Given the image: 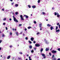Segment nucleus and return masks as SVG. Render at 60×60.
Returning <instances> with one entry per match:
<instances>
[{"instance_id":"23","label":"nucleus","mask_w":60,"mask_h":60,"mask_svg":"<svg viewBox=\"0 0 60 60\" xmlns=\"http://www.w3.org/2000/svg\"><path fill=\"white\" fill-rule=\"evenodd\" d=\"M57 13L56 12H55L54 13V15H57Z\"/></svg>"},{"instance_id":"26","label":"nucleus","mask_w":60,"mask_h":60,"mask_svg":"<svg viewBox=\"0 0 60 60\" xmlns=\"http://www.w3.org/2000/svg\"><path fill=\"white\" fill-rule=\"evenodd\" d=\"M29 60H32V59H31V57H30V56H29Z\"/></svg>"},{"instance_id":"28","label":"nucleus","mask_w":60,"mask_h":60,"mask_svg":"<svg viewBox=\"0 0 60 60\" xmlns=\"http://www.w3.org/2000/svg\"><path fill=\"white\" fill-rule=\"evenodd\" d=\"M18 14V12H16L15 14L16 15H17V14Z\"/></svg>"},{"instance_id":"47","label":"nucleus","mask_w":60,"mask_h":60,"mask_svg":"<svg viewBox=\"0 0 60 60\" xmlns=\"http://www.w3.org/2000/svg\"><path fill=\"white\" fill-rule=\"evenodd\" d=\"M33 43H36V42L35 41H33Z\"/></svg>"},{"instance_id":"1","label":"nucleus","mask_w":60,"mask_h":60,"mask_svg":"<svg viewBox=\"0 0 60 60\" xmlns=\"http://www.w3.org/2000/svg\"><path fill=\"white\" fill-rule=\"evenodd\" d=\"M13 17L14 18V21L16 22H18V21L16 19L15 17H14V16H13Z\"/></svg>"},{"instance_id":"52","label":"nucleus","mask_w":60,"mask_h":60,"mask_svg":"<svg viewBox=\"0 0 60 60\" xmlns=\"http://www.w3.org/2000/svg\"><path fill=\"white\" fill-rule=\"evenodd\" d=\"M2 42V40H0V43H1Z\"/></svg>"},{"instance_id":"3","label":"nucleus","mask_w":60,"mask_h":60,"mask_svg":"<svg viewBox=\"0 0 60 60\" xmlns=\"http://www.w3.org/2000/svg\"><path fill=\"white\" fill-rule=\"evenodd\" d=\"M36 47H40V45L39 44H36L35 45Z\"/></svg>"},{"instance_id":"32","label":"nucleus","mask_w":60,"mask_h":60,"mask_svg":"<svg viewBox=\"0 0 60 60\" xmlns=\"http://www.w3.org/2000/svg\"><path fill=\"white\" fill-rule=\"evenodd\" d=\"M45 42L46 43H48V41L47 40L45 41Z\"/></svg>"},{"instance_id":"45","label":"nucleus","mask_w":60,"mask_h":60,"mask_svg":"<svg viewBox=\"0 0 60 60\" xmlns=\"http://www.w3.org/2000/svg\"><path fill=\"white\" fill-rule=\"evenodd\" d=\"M6 23H3V25H5Z\"/></svg>"},{"instance_id":"44","label":"nucleus","mask_w":60,"mask_h":60,"mask_svg":"<svg viewBox=\"0 0 60 60\" xmlns=\"http://www.w3.org/2000/svg\"><path fill=\"white\" fill-rule=\"evenodd\" d=\"M10 35H12V33L11 32H10Z\"/></svg>"},{"instance_id":"5","label":"nucleus","mask_w":60,"mask_h":60,"mask_svg":"<svg viewBox=\"0 0 60 60\" xmlns=\"http://www.w3.org/2000/svg\"><path fill=\"white\" fill-rule=\"evenodd\" d=\"M34 38L33 37H32L31 38L30 40H31L32 41H34Z\"/></svg>"},{"instance_id":"59","label":"nucleus","mask_w":60,"mask_h":60,"mask_svg":"<svg viewBox=\"0 0 60 60\" xmlns=\"http://www.w3.org/2000/svg\"><path fill=\"white\" fill-rule=\"evenodd\" d=\"M16 30H17V29H15V31H16Z\"/></svg>"},{"instance_id":"22","label":"nucleus","mask_w":60,"mask_h":60,"mask_svg":"<svg viewBox=\"0 0 60 60\" xmlns=\"http://www.w3.org/2000/svg\"><path fill=\"white\" fill-rule=\"evenodd\" d=\"M28 7H29V8H31V6H30L29 5H28Z\"/></svg>"},{"instance_id":"19","label":"nucleus","mask_w":60,"mask_h":60,"mask_svg":"<svg viewBox=\"0 0 60 60\" xmlns=\"http://www.w3.org/2000/svg\"><path fill=\"white\" fill-rule=\"evenodd\" d=\"M58 29V26H56V30L57 29Z\"/></svg>"},{"instance_id":"40","label":"nucleus","mask_w":60,"mask_h":60,"mask_svg":"<svg viewBox=\"0 0 60 60\" xmlns=\"http://www.w3.org/2000/svg\"><path fill=\"white\" fill-rule=\"evenodd\" d=\"M57 26H58L59 25V23H58L57 24Z\"/></svg>"},{"instance_id":"30","label":"nucleus","mask_w":60,"mask_h":60,"mask_svg":"<svg viewBox=\"0 0 60 60\" xmlns=\"http://www.w3.org/2000/svg\"><path fill=\"white\" fill-rule=\"evenodd\" d=\"M20 17L21 18H23V15H20Z\"/></svg>"},{"instance_id":"15","label":"nucleus","mask_w":60,"mask_h":60,"mask_svg":"<svg viewBox=\"0 0 60 60\" xmlns=\"http://www.w3.org/2000/svg\"><path fill=\"white\" fill-rule=\"evenodd\" d=\"M60 31V30L59 29L58 30H56V32H59Z\"/></svg>"},{"instance_id":"56","label":"nucleus","mask_w":60,"mask_h":60,"mask_svg":"<svg viewBox=\"0 0 60 60\" xmlns=\"http://www.w3.org/2000/svg\"><path fill=\"white\" fill-rule=\"evenodd\" d=\"M57 60H60V58H59L57 59Z\"/></svg>"},{"instance_id":"46","label":"nucleus","mask_w":60,"mask_h":60,"mask_svg":"<svg viewBox=\"0 0 60 60\" xmlns=\"http://www.w3.org/2000/svg\"><path fill=\"white\" fill-rule=\"evenodd\" d=\"M10 48H11V47H12V45H11L10 46Z\"/></svg>"},{"instance_id":"31","label":"nucleus","mask_w":60,"mask_h":60,"mask_svg":"<svg viewBox=\"0 0 60 60\" xmlns=\"http://www.w3.org/2000/svg\"><path fill=\"white\" fill-rule=\"evenodd\" d=\"M40 0H38V3H40Z\"/></svg>"},{"instance_id":"12","label":"nucleus","mask_w":60,"mask_h":60,"mask_svg":"<svg viewBox=\"0 0 60 60\" xmlns=\"http://www.w3.org/2000/svg\"><path fill=\"white\" fill-rule=\"evenodd\" d=\"M56 60V58H52V60Z\"/></svg>"},{"instance_id":"34","label":"nucleus","mask_w":60,"mask_h":60,"mask_svg":"<svg viewBox=\"0 0 60 60\" xmlns=\"http://www.w3.org/2000/svg\"><path fill=\"white\" fill-rule=\"evenodd\" d=\"M42 14H43L44 15V14H45V12H42Z\"/></svg>"},{"instance_id":"25","label":"nucleus","mask_w":60,"mask_h":60,"mask_svg":"<svg viewBox=\"0 0 60 60\" xmlns=\"http://www.w3.org/2000/svg\"><path fill=\"white\" fill-rule=\"evenodd\" d=\"M4 36H5V35H4V34H3L2 35V36L3 37H4Z\"/></svg>"},{"instance_id":"14","label":"nucleus","mask_w":60,"mask_h":60,"mask_svg":"<svg viewBox=\"0 0 60 60\" xmlns=\"http://www.w3.org/2000/svg\"><path fill=\"white\" fill-rule=\"evenodd\" d=\"M29 48L30 49H32V46L31 45H30Z\"/></svg>"},{"instance_id":"57","label":"nucleus","mask_w":60,"mask_h":60,"mask_svg":"<svg viewBox=\"0 0 60 60\" xmlns=\"http://www.w3.org/2000/svg\"><path fill=\"white\" fill-rule=\"evenodd\" d=\"M52 48H51V49H50V50H52Z\"/></svg>"},{"instance_id":"11","label":"nucleus","mask_w":60,"mask_h":60,"mask_svg":"<svg viewBox=\"0 0 60 60\" xmlns=\"http://www.w3.org/2000/svg\"><path fill=\"white\" fill-rule=\"evenodd\" d=\"M50 29H51V30H52L53 29H54V28L53 27L51 26L50 27Z\"/></svg>"},{"instance_id":"58","label":"nucleus","mask_w":60,"mask_h":60,"mask_svg":"<svg viewBox=\"0 0 60 60\" xmlns=\"http://www.w3.org/2000/svg\"><path fill=\"white\" fill-rule=\"evenodd\" d=\"M9 20H11V18H10L9 19Z\"/></svg>"},{"instance_id":"39","label":"nucleus","mask_w":60,"mask_h":60,"mask_svg":"<svg viewBox=\"0 0 60 60\" xmlns=\"http://www.w3.org/2000/svg\"><path fill=\"white\" fill-rule=\"evenodd\" d=\"M25 39L26 40H27V39H28V38L27 37H26L25 38Z\"/></svg>"},{"instance_id":"50","label":"nucleus","mask_w":60,"mask_h":60,"mask_svg":"<svg viewBox=\"0 0 60 60\" xmlns=\"http://www.w3.org/2000/svg\"><path fill=\"white\" fill-rule=\"evenodd\" d=\"M6 30H7V29H8V28H7V27H6Z\"/></svg>"},{"instance_id":"43","label":"nucleus","mask_w":60,"mask_h":60,"mask_svg":"<svg viewBox=\"0 0 60 60\" xmlns=\"http://www.w3.org/2000/svg\"><path fill=\"white\" fill-rule=\"evenodd\" d=\"M34 24H36V22L35 21H34Z\"/></svg>"},{"instance_id":"24","label":"nucleus","mask_w":60,"mask_h":60,"mask_svg":"<svg viewBox=\"0 0 60 60\" xmlns=\"http://www.w3.org/2000/svg\"><path fill=\"white\" fill-rule=\"evenodd\" d=\"M21 20H24V18H23L22 17V18H21Z\"/></svg>"},{"instance_id":"54","label":"nucleus","mask_w":60,"mask_h":60,"mask_svg":"<svg viewBox=\"0 0 60 60\" xmlns=\"http://www.w3.org/2000/svg\"><path fill=\"white\" fill-rule=\"evenodd\" d=\"M19 59H21V58H18Z\"/></svg>"},{"instance_id":"55","label":"nucleus","mask_w":60,"mask_h":60,"mask_svg":"<svg viewBox=\"0 0 60 60\" xmlns=\"http://www.w3.org/2000/svg\"><path fill=\"white\" fill-rule=\"evenodd\" d=\"M20 54H22V52H19Z\"/></svg>"},{"instance_id":"13","label":"nucleus","mask_w":60,"mask_h":60,"mask_svg":"<svg viewBox=\"0 0 60 60\" xmlns=\"http://www.w3.org/2000/svg\"><path fill=\"white\" fill-rule=\"evenodd\" d=\"M49 50V49H48V48H46V49H45V51H48V50Z\"/></svg>"},{"instance_id":"2","label":"nucleus","mask_w":60,"mask_h":60,"mask_svg":"<svg viewBox=\"0 0 60 60\" xmlns=\"http://www.w3.org/2000/svg\"><path fill=\"white\" fill-rule=\"evenodd\" d=\"M52 52L53 54H55V53H56L57 52L56 51L53 50L52 51Z\"/></svg>"},{"instance_id":"18","label":"nucleus","mask_w":60,"mask_h":60,"mask_svg":"<svg viewBox=\"0 0 60 60\" xmlns=\"http://www.w3.org/2000/svg\"><path fill=\"white\" fill-rule=\"evenodd\" d=\"M31 28V27L30 26H28V29H30Z\"/></svg>"},{"instance_id":"53","label":"nucleus","mask_w":60,"mask_h":60,"mask_svg":"<svg viewBox=\"0 0 60 60\" xmlns=\"http://www.w3.org/2000/svg\"><path fill=\"white\" fill-rule=\"evenodd\" d=\"M59 28H60V25H59Z\"/></svg>"},{"instance_id":"6","label":"nucleus","mask_w":60,"mask_h":60,"mask_svg":"<svg viewBox=\"0 0 60 60\" xmlns=\"http://www.w3.org/2000/svg\"><path fill=\"white\" fill-rule=\"evenodd\" d=\"M47 26L48 27H50V26H51V25L49 24H48L47 25Z\"/></svg>"},{"instance_id":"8","label":"nucleus","mask_w":60,"mask_h":60,"mask_svg":"<svg viewBox=\"0 0 60 60\" xmlns=\"http://www.w3.org/2000/svg\"><path fill=\"white\" fill-rule=\"evenodd\" d=\"M24 16H25V17L26 18H27V19H28V16L27 15H24Z\"/></svg>"},{"instance_id":"60","label":"nucleus","mask_w":60,"mask_h":60,"mask_svg":"<svg viewBox=\"0 0 60 60\" xmlns=\"http://www.w3.org/2000/svg\"><path fill=\"white\" fill-rule=\"evenodd\" d=\"M10 1H11V2H12L13 0H10Z\"/></svg>"},{"instance_id":"37","label":"nucleus","mask_w":60,"mask_h":60,"mask_svg":"<svg viewBox=\"0 0 60 60\" xmlns=\"http://www.w3.org/2000/svg\"><path fill=\"white\" fill-rule=\"evenodd\" d=\"M40 33L39 32H38L37 34H39Z\"/></svg>"},{"instance_id":"61","label":"nucleus","mask_w":60,"mask_h":60,"mask_svg":"<svg viewBox=\"0 0 60 60\" xmlns=\"http://www.w3.org/2000/svg\"><path fill=\"white\" fill-rule=\"evenodd\" d=\"M1 49H2V48H0V50H1Z\"/></svg>"},{"instance_id":"17","label":"nucleus","mask_w":60,"mask_h":60,"mask_svg":"<svg viewBox=\"0 0 60 60\" xmlns=\"http://www.w3.org/2000/svg\"><path fill=\"white\" fill-rule=\"evenodd\" d=\"M28 42L30 43V44H31L32 43V42H31L30 41H28Z\"/></svg>"},{"instance_id":"64","label":"nucleus","mask_w":60,"mask_h":60,"mask_svg":"<svg viewBox=\"0 0 60 60\" xmlns=\"http://www.w3.org/2000/svg\"><path fill=\"white\" fill-rule=\"evenodd\" d=\"M12 30L13 31H14V29H13Z\"/></svg>"},{"instance_id":"27","label":"nucleus","mask_w":60,"mask_h":60,"mask_svg":"<svg viewBox=\"0 0 60 60\" xmlns=\"http://www.w3.org/2000/svg\"><path fill=\"white\" fill-rule=\"evenodd\" d=\"M16 34L17 35H19V34H18V32H16Z\"/></svg>"},{"instance_id":"49","label":"nucleus","mask_w":60,"mask_h":60,"mask_svg":"<svg viewBox=\"0 0 60 60\" xmlns=\"http://www.w3.org/2000/svg\"><path fill=\"white\" fill-rule=\"evenodd\" d=\"M13 4H14V3H11L12 5H13Z\"/></svg>"},{"instance_id":"62","label":"nucleus","mask_w":60,"mask_h":60,"mask_svg":"<svg viewBox=\"0 0 60 60\" xmlns=\"http://www.w3.org/2000/svg\"><path fill=\"white\" fill-rule=\"evenodd\" d=\"M52 9H53V10H54V8H52Z\"/></svg>"},{"instance_id":"35","label":"nucleus","mask_w":60,"mask_h":60,"mask_svg":"<svg viewBox=\"0 0 60 60\" xmlns=\"http://www.w3.org/2000/svg\"><path fill=\"white\" fill-rule=\"evenodd\" d=\"M6 20V18H4V19H3V20L4 21L5 20Z\"/></svg>"},{"instance_id":"9","label":"nucleus","mask_w":60,"mask_h":60,"mask_svg":"<svg viewBox=\"0 0 60 60\" xmlns=\"http://www.w3.org/2000/svg\"><path fill=\"white\" fill-rule=\"evenodd\" d=\"M57 17L58 18H59L60 17V15L58 13H57Z\"/></svg>"},{"instance_id":"21","label":"nucleus","mask_w":60,"mask_h":60,"mask_svg":"<svg viewBox=\"0 0 60 60\" xmlns=\"http://www.w3.org/2000/svg\"><path fill=\"white\" fill-rule=\"evenodd\" d=\"M22 26V24H19V25L18 26Z\"/></svg>"},{"instance_id":"4","label":"nucleus","mask_w":60,"mask_h":60,"mask_svg":"<svg viewBox=\"0 0 60 60\" xmlns=\"http://www.w3.org/2000/svg\"><path fill=\"white\" fill-rule=\"evenodd\" d=\"M41 25H42V24L41 23H40L39 24V27L40 28H42V26H41Z\"/></svg>"},{"instance_id":"41","label":"nucleus","mask_w":60,"mask_h":60,"mask_svg":"<svg viewBox=\"0 0 60 60\" xmlns=\"http://www.w3.org/2000/svg\"><path fill=\"white\" fill-rule=\"evenodd\" d=\"M34 52V50H32L31 51V53H33V52Z\"/></svg>"},{"instance_id":"33","label":"nucleus","mask_w":60,"mask_h":60,"mask_svg":"<svg viewBox=\"0 0 60 60\" xmlns=\"http://www.w3.org/2000/svg\"><path fill=\"white\" fill-rule=\"evenodd\" d=\"M58 50V51H60V48H58L57 49Z\"/></svg>"},{"instance_id":"48","label":"nucleus","mask_w":60,"mask_h":60,"mask_svg":"<svg viewBox=\"0 0 60 60\" xmlns=\"http://www.w3.org/2000/svg\"><path fill=\"white\" fill-rule=\"evenodd\" d=\"M2 11H4V8L2 9Z\"/></svg>"},{"instance_id":"20","label":"nucleus","mask_w":60,"mask_h":60,"mask_svg":"<svg viewBox=\"0 0 60 60\" xmlns=\"http://www.w3.org/2000/svg\"><path fill=\"white\" fill-rule=\"evenodd\" d=\"M55 56H54V55H53V56H52V58H53Z\"/></svg>"},{"instance_id":"36","label":"nucleus","mask_w":60,"mask_h":60,"mask_svg":"<svg viewBox=\"0 0 60 60\" xmlns=\"http://www.w3.org/2000/svg\"><path fill=\"white\" fill-rule=\"evenodd\" d=\"M15 6H16L17 7H18V4H16L15 5Z\"/></svg>"},{"instance_id":"42","label":"nucleus","mask_w":60,"mask_h":60,"mask_svg":"<svg viewBox=\"0 0 60 60\" xmlns=\"http://www.w3.org/2000/svg\"><path fill=\"white\" fill-rule=\"evenodd\" d=\"M43 58H46V56L45 55L44 56Z\"/></svg>"},{"instance_id":"51","label":"nucleus","mask_w":60,"mask_h":60,"mask_svg":"<svg viewBox=\"0 0 60 60\" xmlns=\"http://www.w3.org/2000/svg\"><path fill=\"white\" fill-rule=\"evenodd\" d=\"M24 30L25 31H26L27 30V29L26 28Z\"/></svg>"},{"instance_id":"16","label":"nucleus","mask_w":60,"mask_h":60,"mask_svg":"<svg viewBox=\"0 0 60 60\" xmlns=\"http://www.w3.org/2000/svg\"><path fill=\"white\" fill-rule=\"evenodd\" d=\"M40 51H41V52H42V51H43V49L41 48V49Z\"/></svg>"},{"instance_id":"29","label":"nucleus","mask_w":60,"mask_h":60,"mask_svg":"<svg viewBox=\"0 0 60 60\" xmlns=\"http://www.w3.org/2000/svg\"><path fill=\"white\" fill-rule=\"evenodd\" d=\"M41 55L42 56H45V54H41Z\"/></svg>"},{"instance_id":"63","label":"nucleus","mask_w":60,"mask_h":60,"mask_svg":"<svg viewBox=\"0 0 60 60\" xmlns=\"http://www.w3.org/2000/svg\"><path fill=\"white\" fill-rule=\"evenodd\" d=\"M2 32L0 30V33H2Z\"/></svg>"},{"instance_id":"10","label":"nucleus","mask_w":60,"mask_h":60,"mask_svg":"<svg viewBox=\"0 0 60 60\" xmlns=\"http://www.w3.org/2000/svg\"><path fill=\"white\" fill-rule=\"evenodd\" d=\"M10 57H11V56H9L7 57V59H10Z\"/></svg>"},{"instance_id":"7","label":"nucleus","mask_w":60,"mask_h":60,"mask_svg":"<svg viewBox=\"0 0 60 60\" xmlns=\"http://www.w3.org/2000/svg\"><path fill=\"white\" fill-rule=\"evenodd\" d=\"M32 7L33 8H36V6L35 5L32 6Z\"/></svg>"},{"instance_id":"38","label":"nucleus","mask_w":60,"mask_h":60,"mask_svg":"<svg viewBox=\"0 0 60 60\" xmlns=\"http://www.w3.org/2000/svg\"><path fill=\"white\" fill-rule=\"evenodd\" d=\"M49 55L50 56H51V53H49Z\"/></svg>"}]
</instances>
